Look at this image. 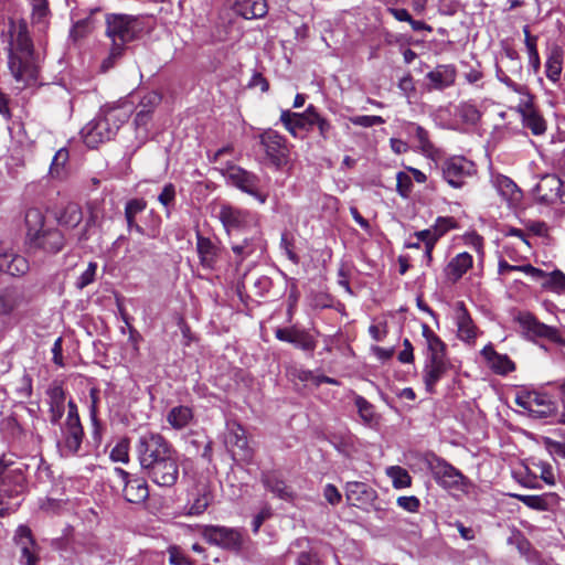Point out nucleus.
<instances>
[{"label":"nucleus","instance_id":"nucleus-59","mask_svg":"<svg viewBox=\"0 0 565 565\" xmlns=\"http://www.w3.org/2000/svg\"><path fill=\"white\" fill-rule=\"evenodd\" d=\"M315 124L313 126L318 127L319 134L323 139L329 138V134L332 129L331 122L322 117L319 113H317V116L313 117Z\"/></svg>","mask_w":565,"mask_h":565},{"label":"nucleus","instance_id":"nucleus-43","mask_svg":"<svg viewBox=\"0 0 565 565\" xmlns=\"http://www.w3.org/2000/svg\"><path fill=\"white\" fill-rule=\"evenodd\" d=\"M30 3L32 6V22L40 29H44L50 14L47 0H30Z\"/></svg>","mask_w":565,"mask_h":565},{"label":"nucleus","instance_id":"nucleus-47","mask_svg":"<svg viewBox=\"0 0 565 565\" xmlns=\"http://www.w3.org/2000/svg\"><path fill=\"white\" fill-rule=\"evenodd\" d=\"M130 444L128 438H121L110 451V459L116 462L127 463L129 461Z\"/></svg>","mask_w":565,"mask_h":565},{"label":"nucleus","instance_id":"nucleus-23","mask_svg":"<svg viewBox=\"0 0 565 565\" xmlns=\"http://www.w3.org/2000/svg\"><path fill=\"white\" fill-rule=\"evenodd\" d=\"M456 76L457 72L454 65H438L433 71L427 73V87L429 90H443L455 84Z\"/></svg>","mask_w":565,"mask_h":565},{"label":"nucleus","instance_id":"nucleus-9","mask_svg":"<svg viewBox=\"0 0 565 565\" xmlns=\"http://www.w3.org/2000/svg\"><path fill=\"white\" fill-rule=\"evenodd\" d=\"M61 431L62 452L67 456L77 454L83 441L84 430L79 420L77 406L73 401H68L67 403V416L61 427Z\"/></svg>","mask_w":565,"mask_h":565},{"label":"nucleus","instance_id":"nucleus-4","mask_svg":"<svg viewBox=\"0 0 565 565\" xmlns=\"http://www.w3.org/2000/svg\"><path fill=\"white\" fill-rule=\"evenodd\" d=\"M135 452L141 469L174 455L172 446L159 433L147 431L139 436Z\"/></svg>","mask_w":565,"mask_h":565},{"label":"nucleus","instance_id":"nucleus-5","mask_svg":"<svg viewBox=\"0 0 565 565\" xmlns=\"http://www.w3.org/2000/svg\"><path fill=\"white\" fill-rule=\"evenodd\" d=\"M426 462L435 480L446 490L469 493L472 489L470 480L461 471L446 460L434 455L426 457Z\"/></svg>","mask_w":565,"mask_h":565},{"label":"nucleus","instance_id":"nucleus-40","mask_svg":"<svg viewBox=\"0 0 565 565\" xmlns=\"http://www.w3.org/2000/svg\"><path fill=\"white\" fill-rule=\"evenodd\" d=\"M563 70V55L558 50H554L546 60L545 74L552 82H557Z\"/></svg>","mask_w":565,"mask_h":565},{"label":"nucleus","instance_id":"nucleus-63","mask_svg":"<svg viewBox=\"0 0 565 565\" xmlns=\"http://www.w3.org/2000/svg\"><path fill=\"white\" fill-rule=\"evenodd\" d=\"M88 32V23L85 20L77 21L71 29L70 36L77 41L84 38Z\"/></svg>","mask_w":565,"mask_h":565},{"label":"nucleus","instance_id":"nucleus-32","mask_svg":"<svg viewBox=\"0 0 565 565\" xmlns=\"http://www.w3.org/2000/svg\"><path fill=\"white\" fill-rule=\"evenodd\" d=\"M481 354L498 374H508L515 369L513 361L508 355L495 352L491 344L486 345Z\"/></svg>","mask_w":565,"mask_h":565},{"label":"nucleus","instance_id":"nucleus-22","mask_svg":"<svg viewBox=\"0 0 565 565\" xmlns=\"http://www.w3.org/2000/svg\"><path fill=\"white\" fill-rule=\"evenodd\" d=\"M244 235L246 236L242 239L239 237L231 238L232 250L238 263L253 255L256 250L262 249V237L258 228Z\"/></svg>","mask_w":565,"mask_h":565},{"label":"nucleus","instance_id":"nucleus-44","mask_svg":"<svg viewBox=\"0 0 565 565\" xmlns=\"http://www.w3.org/2000/svg\"><path fill=\"white\" fill-rule=\"evenodd\" d=\"M457 115L462 119V121L470 125H476L481 117L477 106L470 102L461 103L457 107Z\"/></svg>","mask_w":565,"mask_h":565},{"label":"nucleus","instance_id":"nucleus-6","mask_svg":"<svg viewBox=\"0 0 565 565\" xmlns=\"http://www.w3.org/2000/svg\"><path fill=\"white\" fill-rule=\"evenodd\" d=\"M218 218L231 238L258 228V220L254 213L230 204L220 207Z\"/></svg>","mask_w":565,"mask_h":565},{"label":"nucleus","instance_id":"nucleus-55","mask_svg":"<svg viewBox=\"0 0 565 565\" xmlns=\"http://www.w3.org/2000/svg\"><path fill=\"white\" fill-rule=\"evenodd\" d=\"M514 540L520 554L523 555L529 562H534V552L532 551L530 542L520 535L515 536Z\"/></svg>","mask_w":565,"mask_h":565},{"label":"nucleus","instance_id":"nucleus-24","mask_svg":"<svg viewBox=\"0 0 565 565\" xmlns=\"http://www.w3.org/2000/svg\"><path fill=\"white\" fill-rule=\"evenodd\" d=\"M405 131L408 136L414 137L418 149L424 156L433 160H437L439 158L440 150L437 149L430 141L429 134L424 127L415 122H407L405 126Z\"/></svg>","mask_w":565,"mask_h":565},{"label":"nucleus","instance_id":"nucleus-26","mask_svg":"<svg viewBox=\"0 0 565 565\" xmlns=\"http://www.w3.org/2000/svg\"><path fill=\"white\" fill-rule=\"evenodd\" d=\"M449 366L450 363L448 359L425 361L423 379L427 392H435L436 384L445 376Z\"/></svg>","mask_w":565,"mask_h":565},{"label":"nucleus","instance_id":"nucleus-38","mask_svg":"<svg viewBox=\"0 0 565 565\" xmlns=\"http://www.w3.org/2000/svg\"><path fill=\"white\" fill-rule=\"evenodd\" d=\"M523 126L532 131L533 135H543L546 130V122L532 107H526L522 111Z\"/></svg>","mask_w":565,"mask_h":565},{"label":"nucleus","instance_id":"nucleus-25","mask_svg":"<svg viewBox=\"0 0 565 565\" xmlns=\"http://www.w3.org/2000/svg\"><path fill=\"white\" fill-rule=\"evenodd\" d=\"M226 445L231 447L233 457H239L241 460H249L252 450L245 436L244 428L236 424L233 425L226 435Z\"/></svg>","mask_w":565,"mask_h":565},{"label":"nucleus","instance_id":"nucleus-58","mask_svg":"<svg viewBox=\"0 0 565 565\" xmlns=\"http://www.w3.org/2000/svg\"><path fill=\"white\" fill-rule=\"evenodd\" d=\"M527 267H532V265H510L505 259L501 258L498 264V273L504 275L508 271H522L527 275V270L525 269Z\"/></svg>","mask_w":565,"mask_h":565},{"label":"nucleus","instance_id":"nucleus-35","mask_svg":"<svg viewBox=\"0 0 565 565\" xmlns=\"http://www.w3.org/2000/svg\"><path fill=\"white\" fill-rule=\"evenodd\" d=\"M196 250L203 267L212 268L217 256V247L209 238L196 233Z\"/></svg>","mask_w":565,"mask_h":565},{"label":"nucleus","instance_id":"nucleus-10","mask_svg":"<svg viewBox=\"0 0 565 565\" xmlns=\"http://www.w3.org/2000/svg\"><path fill=\"white\" fill-rule=\"evenodd\" d=\"M515 320L519 322L523 333L529 340L536 341L537 339H541L555 344L565 343L557 328L539 321L530 312H520Z\"/></svg>","mask_w":565,"mask_h":565},{"label":"nucleus","instance_id":"nucleus-36","mask_svg":"<svg viewBox=\"0 0 565 565\" xmlns=\"http://www.w3.org/2000/svg\"><path fill=\"white\" fill-rule=\"evenodd\" d=\"M193 418L192 409L188 406H175L167 415L168 423L174 429L186 427Z\"/></svg>","mask_w":565,"mask_h":565},{"label":"nucleus","instance_id":"nucleus-42","mask_svg":"<svg viewBox=\"0 0 565 565\" xmlns=\"http://www.w3.org/2000/svg\"><path fill=\"white\" fill-rule=\"evenodd\" d=\"M386 475L391 479L395 489H404L411 486L412 478L408 471L399 466H392L386 469Z\"/></svg>","mask_w":565,"mask_h":565},{"label":"nucleus","instance_id":"nucleus-21","mask_svg":"<svg viewBox=\"0 0 565 565\" xmlns=\"http://www.w3.org/2000/svg\"><path fill=\"white\" fill-rule=\"evenodd\" d=\"M455 320L458 338L468 344L475 343L478 335V328L473 323L463 302L456 305Z\"/></svg>","mask_w":565,"mask_h":565},{"label":"nucleus","instance_id":"nucleus-30","mask_svg":"<svg viewBox=\"0 0 565 565\" xmlns=\"http://www.w3.org/2000/svg\"><path fill=\"white\" fill-rule=\"evenodd\" d=\"M234 11L246 20L262 19L268 12L266 0H236Z\"/></svg>","mask_w":565,"mask_h":565},{"label":"nucleus","instance_id":"nucleus-56","mask_svg":"<svg viewBox=\"0 0 565 565\" xmlns=\"http://www.w3.org/2000/svg\"><path fill=\"white\" fill-rule=\"evenodd\" d=\"M271 286L273 281L268 276L257 277L254 281L255 294L263 297L270 290Z\"/></svg>","mask_w":565,"mask_h":565},{"label":"nucleus","instance_id":"nucleus-13","mask_svg":"<svg viewBox=\"0 0 565 565\" xmlns=\"http://www.w3.org/2000/svg\"><path fill=\"white\" fill-rule=\"evenodd\" d=\"M516 405L522 407L533 418H550L556 415L555 403L545 394L527 392L515 398Z\"/></svg>","mask_w":565,"mask_h":565},{"label":"nucleus","instance_id":"nucleus-29","mask_svg":"<svg viewBox=\"0 0 565 565\" xmlns=\"http://www.w3.org/2000/svg\"><path fill=\"white\" fill-rule=\"evenodd\" d=\"M422 334L426 341V360L447 359L446 343L426 323L422 324Z\"/></svg>","mask_w":565,"mask_h":565},{"label":"nucleus","instance_id":"nucleus-17","mask_svg":"<svg viewBox=\"0 0 565 565\" xmlns=\"http://www.w3.org/2000/svg\"><path fill=\"white\" fill-rule=\"evenodd\" d=\"M14 541L21 551L19 563L21 565H38L40 559L39 546L32 536L31 530L25 525H20L15 531Z\"/></svg>","mask_w":565,"mask_h":565},{"label":"nucleus","instance_id":"nucleus-41","mask_svg":"<svg viewBox=\"0 0 565 565\" xmlns=\"http://www.w3.org/2000/svg\"><path fill=\"white\" fill-rule=\"evenodd\" d=\"M70 154L66 148H61L54 154L51 166H50V175L53 179H63L65 177V166L68 161Z\"/></svg>","mask_w":565,"mask_h":565},{"label":"nucleus","instance_id":"nucleus-20","mask_svg":"<svg viewBox=\"0 0 565 565\" xmlns=\"http://www.w3.org/2000/svg\"><path fill=\"white\" fill-rule=\"evenodd\" d=\"M317 109L312 105H309L303 113L282 110L280 121L292 136H297L298 129H306L307 127L313 126V117L317 116Z\"/></svg>","mask_w":565,"mask_h":565},{"label":"nucleus","instance_id":"nucleus-33","mask_svg":"<svg viewBox=\"0 0 565 565\" xmlns=\"http://www.w3.org/2000/svg\"><path fill=\"white\" fill-rule=\"evenodd\" d=\"M30 265L25 257L17 254H0V271L20 277L29 271Z\"/></svg>","mask_w":565,"mask_h":565},{"label":"nucleus","instance_id":"nucleus-34","mask_svg":"<svg viewBox=\"0 0 565 565\" xmlns=\"http://www.w3.org/2000/svg\"><path fill=\"white\" fill-rule=\"evenodd\" d=\"M492 183L497 189L498 193L508 203L513 204L521 200L522 194L518 185L513 182L512 179L498 174L493 177Z\"/></svg>","mask_w":565,"mask_h":565},{"label":"nucleus","instance_id":"nucleus-50","mask_svg":"<svg viewBox=\"0 0 565 565\" xmlns=\"http://www.w3.org/2000/svg\"><path fill=\"white\" fill-rule=\"evenodd\" d=\"M396 191L403 198H408L413 190L412 177L406 172H398L396 174Z\"/></svg>","mask_w":565,"mask_h":565},{"label":"nucleus","instance_id":"nucleus-46","mask_svg":"<svg viewBox=\"0 0 565 565\" xmlns=\"http://www.w3.org/2000/svg\"><path fill=\"white\" fill-rule=\"evenodd\" d=\"M266 491L274 494H287L285 482L278 477L276 472L265 473L263 477Z\"/></svg>","mask_w":565,"mask_h":565},{"label":"nucleus","instance_id":"nucleus-3","mask_svg":"<svg viewBox=\"0 0 565 565\" xmlns=\"http://www.w3.org/2000/svg\"><path fill=\"white\" fill-rule=\"evenodd\" d=\"M130 116V109L125 106H116L102 109L99 114L82 129L84 142L89 148L111 140L118 132L120 126Z\"/></svg>","mask_w":565,"mask_h":565},{"label":"nucleus","instance_id":"nucleus-52","mask_svg":"<svg viewBox=\"0 0 565 565\" xmlns=\"http://www.w3.org/2000/svg\"><path fill=\"white\" fill-rule=\"evenodd\" d=\"M97 270V264L94 262H90L86 268V270L77 278L76 280V287L78 289H84L88 285H90L95 280Z\"/></svg>","mask_w":565,"mask_h":565},{"label":"nucleus","instance_id":"nucleus-27","mask_svg":"<svg viewBox=\"0 0 565 565\" xmlns=\"http://www.w3.org/2000/svg\"><path fill=\"white\" fill-rule=\"evenodd\" d=\"M161 102V96L156 92L147 93L137 106L135 117V126L137 129H147L148 124L152 118L153 110Z\"/></svg>","mask_w":565,"mask_h":565},{"label":"nucleus","instance_id":"nucleus-28","mask_svg":"<svg viewBox=\"0 0 565 565\" xmlns=\"http://www.w3.org/2000/svg\"><path fill=\"white\" fill-rule=\"evenodd\" d=\"M46 395L50 422L55 425L60 422L65 413L66 395L63 387L57 383H53L49 386Z\"/></svg>","mask_w":565,"mask_h":565},{"label":"nucleus","instance_id":"nucleus-49","mask_svg":"<svg viewBox=\"0 0 565 565\" xmlns=\"http://www.w3.org/2000/svg\"><path fill=\"white\" fill-rule=\"evenodd\" d=\"M354 404L358 408V413L362 420L366 424H370L374 419V407L371 403H369L363 396L356 395L354 397Z\"/></svg>","mask_w":565,"mask_h":565},{"label":"nucleus","instance_id":"nucleus-39","mask_svg":"<svg viewBox=\"0 0 565 565\" xmlns=\"http://www.w3.org/2000/svg\"><path fill=\"white\" fill-rule=\"evenodd\" d=\"M58 223L66 227H76L83 220V212L78 204L68 203L58 216Z\"/></svg>","mask_w":565,"mask_h":565},{"label":"nucleus","instance_id":"nucleus-1","mask_svg":"<svg viewBox=\"0 0 565 565\" xmlns=\"http://www.w3.org/2000/svg\"><path fill=\"white\" fill-rule=\"evenodd\" d=\"M44 220L42 211L36 207L29 209L25 213V245L32 255L57 254L65 245L63 233L54 227H45Z\"/></svg>","mask_w":565,"mask_h":565},{"label":"nucleus","instance_id":"nucleus-16","mask_svg":"<svg viewBox=\"0 0 565 565\" xmlns=\"http://www.w3.org/2000/svg\"><path fill=\"white\" fill-rule=\"evenodd\" d=\"M148 476L160 487H171L177 482L179 468L174 455L147 467Z\"/></svg>","mask_w":565,"mask_h":565},{"label":"nucleus","instance_id":"nucleus-64","mask_svg":"<svg viewBox=\"0 0 565 565\" xmlns=\"http://www.w3.org/2000/svg\"><path fill=\"white\" fill-rule=\"evenodd\" d=\"M169 561L171 565H192L190 561L175 548L169 551Z\"/></svg>","mask_w":565,"mask_h":565},{"label":"nucleus","instance_id":"nucleus-51","mask_svg":"<svg viewBox=\"0 0 565 565\" xmlns=\"http://www.w3.org/2000/svg\"><path fill=\"white\" fill-rule=\"evenodd\" d=\"M350 121L355 126H360V127H364V128L382 125L385 122L384 118H382L381 116H375V115L353 116V117H350Z\"/></svg>","mask_w":565,"mask_h":565},{"label":"nucleus","instance_id":"nucleus-53","mask_svg":"<svg viewBox=\"0 0 565 565\" xmlns=\"http://www.w3.org/2000/svg\"><path fill=\"white\" fill-rule=\"evenodd\" d=\"M456 226V222L452 217H438L435 224L431 226L437 239H439L449 230Z\"/></svg>","mask_w":565,"mask_h":565},{"label":"nucleus","instance_id":"nucleus-61","mask_svg":"<svg viewBox=\"0 0 565 565\" xmlns=\"http://www.w3.org/2000/svg\"><path fill=\"white\" fill-rule=\"evenodd\" d=\"M174 198H175L174 185L169 183V184L164 185V188L162 189L161 193L158 196V200L163 206H169L174 201Z\"/></svg>","mask_w":565,"mask_h":565},{"label":"nucleus","instance_id":"nucleus-60","mask_svg":"<svg viewBox=\"0 0 565 565\" xmlns=\"http://www.w3.org/2000/svg\"><path fill=\"white\" fill-rule=\"evenodd\" d=\"M401 363H413L414 362V348L408 339L403 341V350L397 356Z\"/></svg>","mask_w":565,"mask_h":565},{"label":"nucleus","instance_id":"nucleus-14","mask_svg":"<svg viewBox=\"0 0 565 565\" xmlns=\"http://www.w3.org/2000/svg\"><path fill=\"white\" fill-rule=\"evenodd\" d=\"M537 200L545 204H565V182L555 174L544 175L535 186Z\"/></svg>","mask_w":565,"mask_h":565},{"label":"nucleus","instance_id":"nucleus-54","mask_svg":"<svg viewBox=\"0 0 565 565\" xmlns=\"http://www.w3.org/2000/svg\"><path fill=\"white\" fill-rule=\"evenodd\" d=\"M147 207V202L143 199H131L126 203L125 215L135 217Z\"/></svg>","mask_w":565,"mask_h":565},{"label":"nucleus","instance_id":"nucleus-37","mask_svg":"<svg viewBox=\"0 0 565 565\" xmlns=\"http://www.w3.org/2000/svg\"><path fill=\"white\" fill-rule=\"evenodd\" d=\"M524 43L529 55V65L537 73L541 67L540 55L537 51V36L532 35L529 25L523 26Z\"/></svg>","mask_w":565,"mask_h":565},{"label":"nucleus","instance_id":"nucleus-12","mask_svg":"<svg viewBox=\"0 0 565 565\" xmlns=\"http://www.w3.org/2000/svg\"><path fill=\"white\" fill-rule=\"evenodd\" d=\"M138 32V19L132 15L121 13H110L106 15V34L111 41L130 42Z\"/></svg>","mask_w":565,"mask_h":565},{"label":"nucleus","instance_id":"nucleus-31","mask_svg":"<svg viewBox=\"0 0 565 565\" xmlns=\"http://www.w3.org/2000/svg\"><path fill=\"white\" fill-rule=\"evenodd\" d=\"M472 263V256L467 252L456 255L445 268L447 280L457 282L471 268Z\"/></svg>","mask_w":565,"mask_h":565},{"label":"nucleus","instance_id":"nucleus-62","mask_svg":"<svg viewBox=\"0 0 565 565\" xmlns=\"http://www.w3.org/2000/svg\"><path fill=\"white\" fill-rule=\"evenodd\" d=\"M495 74H497V78L501 83H503L508 88H510L516 93L521 92V86L519 84H516L515 82H513L499 65H497Z\"/></svg>","mask_w":565,"mask_h":565},{"label":"nucleus","instance_id":"nucleus-15","mask_svg":"<svg viewBox=\"0 0 565 565\" xmlns=\"http://www.w3.org/2000/svg\"><path fill=\"white\" fill-rule=\"evenodd\" d=\"M202 535L207 542L228 550H238L243 543L241 531L232 527L207 525Z\"/></svg>","mask_w":565,"mask_h":565},{"label":"nucleus","instance_id":"nucleus-18","mask_svg":"<svg viewBox=\"0 0 565 565\" xmlns=\"http://www.w3.org/2000/svg\"><path fill=\"white\" fill-rule=\"evenodd\" d=\"M275 337L280 341L288 342L297 349L309 353H312L317 347V340L311 333L296 327L278 328L275 331Z\"/></svg>","mask_w":565,"mask_h":565},{"label":"nucleus","instance_id":"nucleus-7","mask_svg":"<svg viewBox=\"0 0 565 565\" xmlns=\"http://www.w3.org/2000/svg\"><path fill=\"white\" fill-rule=\"evenodd\" d=\"M222 174L230 185L253 196L260 204H265L267 202L268 194L262 191L260 178L257 174L236 164H227L222 169Z\"/></svg>","mask_w":565,"mask_h":565},{"label":"nucleus","instance_id":"nucleus-2","mask_svg":"<svg viewBox=\"0 0 565 565\" xmlns=\"http://www.w3.org/2000/svg\"><path fill=\"white\" fill-rule=\"evenodd\" d=\"M8 66L17 82L28 84L38 77L33 43L25 23H20L15 35H12L8 49Z\"/></svg>","mask_w":565,"mask_h":565},{"label":"nucleus","instance_id":"nucleus-57","mask_svg":"<svg viewBox=\"0 0 565 565\" xmlns=\"http://www.w3.org/2000/svg\"><path fill=\"white\" fill-rule=\"evenodd\" d=\"M207 507H209L207 497H195L194 502L185 511V514L200 515L206 510Z\"/></svg>","mask_w":565,"mask_h":565},{"label":"nucleus","instance_id":"nucleus-11","mask_svg":"<svg viewBox=\"0 0 565 565\" xmlns=\"http://www.w3.org/2000/svg\"><path fill=\"white\" fill-rule=\"evenodd\" d=\"M259 141L266 158L275 168L280 169L288 163L290 151L284 136L273 129H268L259 135Z\"/></svg>","mask_w":565,"mask_h":565},{"label":"nucleus","instance_id":"nucleus-48","mask_svg":"<svg viewBox=\"0 0 565 565\" xmlns=\"http://www.w3.org/2000/svg\"><path fill=\"white\" fill-rule=\"evenodd\" d=\"M414 235L417 238V241L425 244V256L427 257L428 262H430L433 248L436 242L438 241L434 231L430 227L427 230L416 232Z\"/></svg>","mask_w":565,"mask_h":565},{"label":"nucleus","instance_id":"nucleus-8","mask_svg":"<svg viewBox=\"0 0 565 565\" xmlns=\"http://www.w3.org/2000/svg\"><path fill=\"white\" fill-rule=\"evenodd\" d=\"M443 179L454 189H460L470 179L477 174L476 164L463 156H452L446 158L440 163Z\"/></svg>","mask_w":565,"mask_h":565},{"label":"nucleus","instance_id":"nucleus-45","mask_svg":"<svg viewBox=\"0 0 565 565\" xmlns=\"http://www.w3.org/2000/svg\"><path fill=\"white\" fill-rule=\"evenodd\" d=\"M531 472L535 478L540 477L547 486L555 484V473L550 463L544 461L534 462Z\"/></svg>","mask_w":565,"mask_h":565},{"label":"nucleus","instance_id":"nucleus-19","mask_svg":"<svg viewBox=\"0 0 565 565\" xmlns=\"http://www.w3.org/2000/svg\"><path fill=\"white\" fill-rule=\"evenodd\" d=\"M525 269L533 280L541 284L542 288L556 294H565V274L562 270L555 269L547 273L534 266Z\"/></svg>","mask_w":565,"mask_h":565}]
</instances>
